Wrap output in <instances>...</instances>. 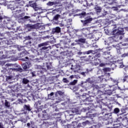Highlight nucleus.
<instances>
[{
    "label": "nucleus",
    "mask_w": 128,
    "mask_h": 128,
    "mask_svg": "<svg viewBox=\"0 0 128 128\" xmlns=\"http://www.w3.org/2000/svg\"><path fill=\"white\" fill-rule=\"evenodd\" d=\"M50 42H46L42 43H41L38 45V48H40V51L41 52H44L46 50H52V46H48Z\"/></svg>",
    "instance_id": "2"
},
{
    "label": "nucleus",
    "mask_w": 128,
    "mask_h": 128,
    "mask_svg": "<svg viewBox=\"0 0 128 128\" xmlns=\"http://www.w3.org/2000/svg\"><path fill=\"white\" fill-rule=\"evenodd\" d=\"M8 88H11L12 91L14 92H18V90L20 89V86L17 84H15L14 85H10L8 86Z\"/></svg>",
    "instance_id": "10"
},
{
    "label": "nucleus",
    "mask_w": 128,
    "mask_h": 128,
    "mask_svg": "<svg viewBox=\"0 0 128 128\" xmlns=\"http://www.w3.org/2000/svg\"><path fill=\"white\" fill-rule=\"evenodd\" d=\"M54 24H59L60 26H64V24H62V20L54 22Z\"/></svg>",
    "instance_id": "31"
},
{
    "label": "nucleus",
    "mask_w": 128,
    "mask_h": 128,
    "mask_svg": "<svg viewBox=\"0 0 128 128\" xmlns=\"http://www.w3.org/2000/svg\"><path fill=\"white\" fill-rule=\"evenodd\" d=\"M24 16H25V14L24 12L22 13L19 14V18H23V16L24 17Z\"/></svg>",
    "instance_id": "57"
},
{
    "label": "nucleus",
    "mask_w": 128,
    "mask_h": 128,
    "mask_svg": "<svg viewBox=\"0 0 128 128\" xmlns=\"http://www.w3.org/2000/svg\"><path fill=\"white\" fill-rule=\"evenodd\" d=\"M60 28L59 26L54 28L52 29V34H60Z\"/></svg>",
    "instance_id": "15"
},
{
    "label": "nucleus",
    "mask_w": 128,
    "mask_h": 128,
    "mask_svg": "<svg viewBox=\"0 0 128 128\" xmlns=\"http://www.w3.org/2000/svg\"><path fill=\"white\" fill-rule=\"evenodd\" d=\"M94 126H95V128H102V124H98L95 125Z\"/></svg>",
    "instance_id": "48"
},
{
    "label": "nucleus",
    "mask_w": 128,
    "mask_h": 128,
    "mask_svg": "<svg viewBox=\"0 0 128 128\" xmlns=\"http://www.w3.org/2000/svg\"><path fill=\"white\" fill-rule=\"evenodd\" d=\"M126 56H128V53L124 54L122 55V58H126Z\"/></svg>",
    "instance_id": "58"
},
{
    "label": "nucleus",
    "mask_w": 128,
    "mask_h": 128,
    "mask_svg": "<svg viewBox=\"0 0 128 128\" xmlns=\"http://www.w3.org/2000/svg\"><path fill=\"white\" fill-rule=\"evenodd\" d=\"M28 57L26 56L25 58H22L21 60H22V62H28Z\"/></svg>",
    "instance_id": "52"
},
{
    "label": "nucleus",
    "mask_w": 128,
    "mask_h": 128,
    "mask_svg": "<svg viewBox=\"0 0 128 128\" xmlns=\"http://www.w3.org/2000/svg\"><path fill=\"white\" fill-rule=\"evenodd\" d=\"M12 70H16V72H24V69L22 68L19 67L16 68H12Z\"/></svg>",
    "instance_id": "28"
},
{
    "label": "nucleus",
    "mask_w": 128,
    "mask_h": 128,
    "mask_svg": "<svg viewBox=\"0 0 128 128\" xmlns=\"http://www.w3.org/2000/svg\"><path fill=\"white\" fill-rule=\"evenodd\" d=\"M13 78L12 76H6V80L7 82H10V80H12Z\"/></svg>",
    "instance_id": "36"
},
{
    "label": "nucleus",
    "mask_w": 128,
    "mask_h": 128,
    "mask_svg": "<svg viewBox=\"0 0 128 128\" xmlns=\"http://www.w3.org/2000/svg\"><path fill=\"white\" fill-rule=\"evenodd\" d=\"M114 114H118L120 112V108H115L114 110Z\"/></svg>",
    "instance_id": "44"
},
{
    "label": "nucleus",
    "mask_w": 128,
    "mask_h": 128,
    "mask_svg": "<svg viewBox=\"0 0 128 128\" xmlns=\"http://www.w3.org/2000/svg\"><path fill=\"white\" fill-rule=\"evenodd\" d=\"M98 82H102V76H98Z\"/></svg>",
    "instance_id": "49"
},
{
    "label": "nucleus",
    "mask_w": 128,
    "mask_h": 128,
    "mask_svg": "<svg viewBox=\"0 0 128 128\" xmlns=\"http://www.w3.org/2000/svg\"><path fill=\"white\" fill-rule=\"evenodd\" d=\"M34 10L36 12H38V10H40V8L39 7H38V6H36V7H35L34 8Z\"/></svg>",
    "instance_id": "56"
},
{
    "label": "nucleus",
    "mask_w": 128,
    "mask_h": 128,
    "mask_svg": "<svg viewBox=\"0 0 128 128\" xmlns=\"http://www.w3.org/2000/svg\"><path fill=\"white\" fill-rule=\"evenodd\" d=\"M88 94L84 93L82 95H80L79 98H82L84 100H86Z\"/></svg>",
    "instance_id": "21"
},
{
    "label": "nucleus",
    "mask_w": 128,
    "mask_h": 128,
    "mask_svg": "<svg viewBox=\"0 0 128 128\" xmlns=\"http://www.w3.org/2000/svg\"><path fill=\"white\" fill-rule=\"evenodd\" d=\"M77 128H84V126L82 125V123H79L77 125Z\"/></svg>",
    "instance_id": "47"
},
{
    "label": "nucleus",
    "mask_w": 128,
    "mask_h": 128,
    "mask_svg": "<svg viewBox=\"0 0 128 128\" xmlns=\"http://www.w3.org/2000/svg\"><path fill=\"white\" fill-rule=\"evenodd\" d=\"M94 10L96 12L97 14H98V12H102V7H100L98 6H96L94 8Z\"/></svg>",
    "instance_id": "26"
},
{
    "label": "nucleus",
    "mask_w": 128,
    "mask_h": 128,
    "mask_svg": "<svg viewBox=\"0 0 128 128\" xmlns=\"http://www.w3.org/2000/svg\"><path fill=\"white\" fill-rule=\"evenodd\" d=\"M72 66H74L73 64L72 65V68H70V69L74 70V72H82V66H80V65L76 64L74 68H72Z\"/></svg>",
    "instance_id": "9"
},
{
    "label": "nucleus",
    "mask_w": 128,
    "mask_h": 128,
    "mask_svg": "<svg viewBox=\"0 0 128 128\" xmlns=\"http://www.w3.org/2000/svg\"><path fill=\"white\" fill-rule=\"evenodd\" d=\"M22 68L24 70H28L30 68H32V63L30 62H26L22 64Z\"/></svg>",
    "instance_id": "8"
},
{
    "label": "nucleus",
    "mask_w": 128,
    "mask_h": 128,
    "mask_svg": "<svg viewBox=\"0 0 128 128\" xmlns=\"http://www.w3.org/2000/svg\"><path fill=\"white\" fill-rule=\"evenodd\" d=\"M4 108H10V102H8V100H5L4 104Z\"/></svg>",
    "instance_id": "22"
},
{
    "label": "nucleus",
    "mask_w": 128,
    "mask_h": 128,
    "mask_svg": "<svg viewBox=\"0 0 128 128\" xmlns=\"http://www.w3.org/2000/svg\"><path fill=\"white\" fill-rule=\"evenodd\" d=\"M22 82L24 84H28L30 82V80L26 78H24L22 80Z\"/></svg>",
    "instance_id": "27"
},
{
    "label": "nucleus",
    "mask_w": 128,
    "mask_h": 128,
    "mask_svg": "<svg viewBox=\"0 0 128 128\" xmlns=\"http://www.w3.org/2000/svg\"><path fill=\"white\" fill-rule=\"evenodd\" d=\"M35 68H36L38 70L39 69L40 70H38V72H41V74H42V68L41 66L36 65Z\"/></svg>",
    "instance_id": "34"
},
{
    "label": "nucleus",
    "mask_w": 128,
    "mask_h": 128,
    "mask_svg": "<svg viewBox=\"0 0 128 128\" xmlns=\"http://www.w3.org/2000/svg\"><path fill=\"white\" fill-rule=\"evenodd\" d=\"M85 102H92L91 98L89 95H88V96H87V98H86V100Z\"/></svg>",
    "instance_id": "54"
},
{
    "label": "nucleus",
    "mask_w": 128,
    "mask_h": 128,
    "mask_svg": "<svg viewBox=\"0 0 128 128\" xmlns=\"http://www.w3.org/2000/svg\"><path fill=\"white\" fill-rule=\"evenodd\" d=\"M31 74H32V76H36V72H31Z\"/></svg>",
    "instance_id": "64"
},
{
    "label": "nucleus",
    "mask_w": 128,
    "mask_h": 128,
    "mask_svg": "<svg viewBox=\"0 0 128 128\" xmlns=\"http://www.w3.org/2000/svg\"><path fill=\"white\" fill-rule=\"evenodd\" d=\"M24 110H28V112H30V110H32V108L30 107V104L24 105Z\"/></svg>",
    "instance_id": "25"
},
{
    "label": "nucleus",
    "mask_w": 128,
    "mask_h": 128,
    "mask_svg": "<svg viewBox=\"0 0 128 128\" xmlns=\"http://www.w3.org/2000/svg\"><path fill=\"white\" fill-rule=\"evenodd\" d=\"M25 44H26L27 46H28V48H32V46H34V40L30 36L25 37Z\"/></svg>",
    "instance_id": "5"
},
{
    "label": "nucleus",
    "mask_w": 128,
    "mask_h": 128,
    "mask_svg": "<svg viewBox=\"0 0 128 128\" xmlns=\"http://www.w3.org/2000/svg\"><path fill=\"white\" fill-rule=\"evenodd\" d=\"M54 96L56 98H58V96H64V93L62 91H58L54 94Z\"/></svg>",
    "instance_id": "19"
},
{
    "label": "nucleus",
    "mask_w": 128,
    "mask_h": 128,
    "mask_svg": "<svg viewBox=\"0 0 128 128\" xmlns=\"http://www.w3.org/2000/svg\"><path fill=\"white\" fill-rule=\"evenodd\" d=\"M36 62H45L46 64L47 70H48L50 72H52V70H54V68H52V64L50 62H48V58H46V56H44V58H42V59L36 58Z\"/></svg>",
    "instance_id": "3"
},
{
    "label": "nucleus",
    "mask_w": 128,
    "mask_h": 128,
    "mask_svg": "<svg viewBox=\"0 0 128 128\" xmlns=\"http://www.w3.org/2000/svg\"><path fill=\"white\" fill-rule=\"evenodd\" d=\"M78 41L80 42H82V44H84V42H86V38H81L78 40Z\"/></svg>",
    "instance_id": "43"
},
{
    "label": "nucleus",
    "mask_w": 128,
    "mask_h": 128,
    "mask_svg": "<svg viewBox=\"0 0 128 128\" xmlns=\"http://www.w3.org/2000/svg\"><path fill=\"white\" fill-rule=\"evenodd\" d=\"M116 38H117L116 40V42H118L120 40H122V36H120V35H116Z\"/></svg>",
    "instance_id": "35"
},
{
    "label": "nucleus",
    "mask_w": 128,
    "mask_h": 128,
    "mask_svg": "<svg viewBox=\"0 0 128 128\" xmlns=\"http://www.w3.org/2000/svg\"><path fill=\"white\" fill-rule=\"evenodd\" d=\"M104 50H112V47H107L106 48H104Z\"/></svg>",
    "instance_id": "63"
},
{
    "label": "nucleus",
    "mask_w": 128,
    "mask_h": 128,
    "mask_svg": "<svg viewBox=\"0 0 128 128\" xmlns=\"http://www.w3.org/2000/svg\"><path fill=\"white\" fill-rule=\"evenodd\" d=\"M56 2H48L46 4L47 6H54V4H60V2L58 1V0H56Z\"/></svg>",
    "instance_id": "18"
},
{
    "label": "nucleus",
    "mask_w": 128,
    "mask_h": 128,
    "mask_svg": "<svg viewBox=\"0 0 128 128\" xmlns=\"http://www.w3.org/2000/svg\"><path fill=\"white\" fill-rule=\"evenodd\" d=\"M62 126H64V128H68V124H66V123L62 124Z\"/></svg>",
    "instance_id": "59"
},
{
    "label": "nucleus",
    "mask_w": 128,
    "mask_h": 128,
    "mask_svg": "<svg viewBox=\"0 0 128 128\" xmlns=\"http://www.w3.org/2000/svg\"><path fill=\"white\" fill-rule=\"evenodd\" d=\"M103 55L104 56V58L106 59L109 58L112 56V55H110V52H108L106 51L104 52Z\"/></svg>",
    "instance_id": "20"
},
{
    "label": "nucleus",
    "mask_w": 128,
    "mask_h": 128,
    "mask_svg": "<svg viewBox=\"0 0 128 128\" xmlns=\"http://www.w3.org/2000/svg\"><path fill=\"white\" fill-rule=\"evenodd\" d=\"M92 54L88 56H84L81 57V60H84L85 62H90L92 60H94V54H92V53H90Z\"/></svg>",
    "instance_id": "7"
},
{
    "label": "nucleus",
    "mask_w": 128,
    "mask_h": 128,
    "mask_svg": "<svg viewBox=\"0 0 128 128\" xmlns=\"http://www.w3.org/2000/svg\"><path fill=\"white\" fill-rule=\"evenodd\" d=\"M36 6H38V5H36V2H34L30 4V6H32V8H34Z\"/></svg>",
    "instance_id": "45"
},
{
    "label": "nucleus",
    "mask_w": 128,
    "mask_h": 128,
    "mask_svg": "<svg viewBox=\"0 0 128 128\" xmlns=\"http://www.w3.org/2000/svg\"><path fill=\"white\" fill-rule=\"evenodd\" d=\"M31 34L32 36H36V33L34 32H32Z\"/></svg>",
    "instance_id": "62"
},
{
    "label": "nucleus",
    "mask_w": 128,
    "mask_h": 128,
    "mask_svg": "<svg viewBox=\"0 0 128 128\" xmlns=\"http://www.w3.org/2000/svg\"><path fill=\"white\" fill-rule=\"evenodd\" d=\"M63 82H64L65 84H68V80L66 79V78H64L62 80Z\"/></svg>",
    "instance_id": "55"
},
{
    "label": "nucleus",
    "mask_w": 128,
    "mask_h": 128,
    "mask_svg": "<svg viewBox=\"0 0 128 128\" xmlns=\"http://www.w3.org/2000/svg\"><path fill=\"white\" fill-rule=\"evenodd\" d=\"M96 114H92V112H89L86 113V116H84V118H94V116H96Z\"/></svg>",
    "instance_id": "24"
},
{
    "label": "nucleus",
    "mask_w": 128,
    "mask_h": 128,
    "mask_svg": "<svg viewBox=\"0 0 128 128\" xmlns=\"http://www.w3.org/2000/svg\"><path fill=\"white\" fill-rule=\"evenodd\" d=\"M118 62L120 64V68H122L124 67V66L122 64V60H119V61H118Z\"/></svg>",
    "instance_id": "41"
},
{
    "label": "nucleus",
    "mask_w": 128,
    "mask_h": 128,
    "mask_svg": "<svg viewBox=\"0 0 128 128\" xmlns=\"http://www.w3.org/2000/svg\"><path fill=\"white\" fill-rule=\"evenodd\" d=\"M110 80H112L114 82V84L112 86H116L118 84V82L117 80H116L112 78H110Z\"/></svg>",
    "instance_id": "29"
},
{
    "label": "nucleus",
    "mask_w": 128,
    "mask_h": 128,
    "mask_svg": "<svg viewBox=\"0 0 128 128\" xmlns=\"http://www.w3.org/2000/svg\"><path fill=\"white\" fill-rule=\"evenodd\" d=\"M10 18H5L4 20V24H8V22H10Z\"/></svg>",
    "instance_id": "46"
},
{
    "label": "nucleus",
    "mask_w": 128,
    "mask_h": 128,
    "mask_svg": "<svg viewBox=\"0 0 128 128\" xmlns=\"http://www.w3.org/2000/svg\"><path fill=\"white\" fill-rule=\"evenodd\" d=\"M40 104V101H38V102H36L35 104H34V106H36V108H38V104Z\"/></svg>",
    "instance_id": "61"
},
{
    "label": "nucleus",
    "mask_w": 128,
    "mask_h": 128,
    "mask_svg": "<svg viewBox=\"0 0 128 128\" xmlns=\"http://www.w3.org/2000/svg\"><path fill=\"white\" fill-rule=\"evenodd\" d=\"M114 28L112 32V34L116 36H124V28H116V25H114Z\"/></svg>",
    "instance_id": "4"
},
{
    "label": "nucleus",
    "mask_w": 128,
    "mask_h": 128,
    "mask_svg": "<svg viewBox=\"0 0 128 128\" xmlns=\"http://www.w3.org/2000/svg\"><path fill=\"white\" fill-rule=\"evenodd\" d=\"M114 0H107V2L108 4H114Z\"/></svg>",
    "instance_id": "53"
},
{
    "label": "nucleus",
    "mask_w": 128,
    "mask_h": 128,
    "mask_svg": "<svg viewBox=\"0 0 128 128\" xmlns=\"http://www.w3.org/2000/svg\"><path fill=\"white\" fill-rule=\"evenodd\" d=\"M124 118H117L116 120V122H118V124H122V122L124 121Z\"/></svg>",
    "instance_id": "39"
},
{
    "label": "nucleus",
    "mask_w": 128,
    "mask_h": 128,
    "mask_svg": "<svg viewBox=\"0 0 128 128\" xmlns=\"http://www.w3.org/2000/svg\"><path fill=\"white\" fill-rule=\"evenodd\" d=\"M95 52V54H95L94 56V58H100V53H96V51H94Z\"/></svg>",
    "instance_id": "42"
},
{
    "label": "nucleus",
    "mask_w": 128,
    "mask_h": 128,
    "mask_svg": "<svg viewBox=\"0 0 128 128\" xmlns=\"http://www.w3.org/2000/svg\"><path fill=\"white\" fill-rule=\"evenodd\" d=\"M103 72L105 76H110V73H108L110 72V68H105L102 69Z\"/></svg>",
    "instance_id": "16"
},
{
    "label": "nucleus",
    "mask_w": 128,
    "mask_h": 128,
    "mask_svg": "<svg viewBox=\"0 0 128 128\" xmlns=\"http://www.w3.org/2000/svg\"><path fill=\"white\" fill-rule=\"evenodd\" d=\"M21 20H24V22H32V20H30V16H26L23 18H22Z\"/></svg>",
    "instance_id": "17"
},
{
    "label": "nucleus",
    "mask_w": 128,
    "mask_h": 128,
    "mask_svg": "<svg viewBox=\"0 0 128 128\" xmlns=\"http://www.w3.org/2000/svg\"><path fill=\"white\" fill-rule=\"evenodd\" d=\"M81 32H84L85 34H88L90 32L88 28H82L80 30Z\"/></svg>",
    "instance_id": "33"
},
{
    "label": "nucleus",
    "mask_w": 128,
    "mask_h": 128,
    "mask_svg": "<svg viewBox=\"0 0 128 128\" xmlns=\"http://www.w3.org/2000/svg\"><path fill=\"white\" fill-rule=\"evenodd\" d=\"M123 80H124V82H128V76H125L124 77Z\"/></svg>",
    "instance_id": "50"
},
{
    "label": "nucleus",
    "mask_w": 128,
    "mask_h": 128,
    "mask_svg": "<svg viewBox=\"0 0 128 128\" xmlns=\"http://www.w3.org/2000/svg\"><path fill=\"white\" fill-rule=\"evenodd\" d=\"M80 18H84V20H81V22L83 24V26H88L89 24L92 22V18L90 17L86 16V13L84 12H82V13L78 14Z\"/></svg>",
    "instance_id": "1"
},
{
    "label": "nucleus",
    "mask_w": 128,
    "mask_h": 128,
    "mask_svg": "<svg viewBox=\"0 0 128 128\" xmlns=\"http://www.w3.org/2000/svg\"><path fill=\"white\" fill-rule=\"evenodd\" d=\"M123 72L124 74H126V72H128V68H124Z\"/></svg>",
    "instance_id": "51"
},
{
    "label": "nucleus",
    "mask_w": 128,
    "mask_h": 128,
    "mask_svg": "<svg viewBox=\"0 0 128 128\" xmlns=\"http://www.w3.org/2000/svg\"><path fill=\"white\" fill-rule=\"evenodd\" d=\"M78 82V80H74V81L70 82L69 84V86H75L76 84Z\"/></svg>",
    "instance_id": "38"
},
{
    "label": "nucleus",
    "mask_w": 128,
    "mask_h": 128,
    "mask_svg": "<svg viewBox=\"0 0 128 128\" xmlns=\"http://www.w3.org/2000/svg\"><path fill=\"white\" fill-rule=\"evenodd\" d=\"M26 28L28 30V32H30L31 30H36V28H38V25L36 24H28L26 25Z\"/></svg>",
    "instance_id": "12"
},
{
    "label": "nucleus",
    "mask_w": 128,
    "mask_h": 128,
    "mask_svg": "<svg viewBox=\"0 0 128 128\" xmlns=\"http://www.w3.org/2000/svg\"><path fill=\"white\" fill-rule=\"evenodd\" d=\"M92 72V70H88V68H86V72H85L86 73V74H88V72Z\"/></svg>",
    "instance_id": "60"
},
{
    "label": "nucleus",
    "mask_w": 128,
    "mask_h": 128,
    "mask_svg": "<svg viewBox=\"0 0 128 128\" xmlns=\"http://www.w3.org/2000/svg\"><path fill=\"white\" fill-rule=\"evenodd\" d=\"M22 12V10H14L12 12L13 16L16 18H20V14Z\"/></svg>",
    "instance_id": "13"
},
{
    "label": "nucleus",
    "mask_w": 128,
    "mask_h": 128,
    "mask_svg": "<svg viewBox=\"0 0 128 128\" xmlns=\"http://www.w3.org/2000/svg\"><path fill=\"white\" fill-rule=\"evenodd\" d=\"M82 124L83 126V127L84 128L86 126V124H90V121L86 120L84 122H82Z\"/></svg>",
    "instance_id": "37"
},
{
    "label": "nucleus",
    "mask_w": 128,
    "mask_h": 128,
    "mask_svg": "<svg viewBox=\"0 0 128 128\" xmlns=\"http://www.w3.org/2000/svg\"><path fill=\"white\" fill-rule=\"evenodd\" d=\"M27 128H34V122L30 121V122L26 124Z\"/></svg>",
    "instance_id": "23"
},
{
    "label": "nucleus",
    "mask_w": 128,
    "mask_h": 128,
    "mask_svg": "<svg viewBox=\"0 0 128 128\" xmlns=\"http://www.w3.org/2000/svg\"><path fill=\"white\" fill-rule=\"evenodd\" d=\"M54 92H52L50 93V94H48V98L49 100H52V96H54Z\"/></svg>",
    "instance_id": "40"
},
{
    "label": "nucleus",
    "mask_w": 128,
    "mask_h": 128,
    "mask_svg": "<svg viewBox=\"0 0 128 128\" xmlns=\"http://www.w3.org/2000/svg\"><path fill=\"white\" fill-rule=\"evenodd\" d=\"M79 110H80L78 109V108H72V112L73 114H78Z\"/></svg>",
    "instance_id": "30"
},
{
    "label": "nucleus",
    "mask_w": 128,
    "mask_h": 128,
    "mask_svg": "<svg viewBox=\"0 0 128 128\" xmlns=\"http://www.w3.org/2000/svg\"><path fill=\"white\" fill-rule=\"evenodd\" d=\"M59 18H60V15L57 14L55 16H54L53 17L52 20V24H56L54 22H60V20H58Z\"/></svg>",
    "instance_id": "14"
},
{
    "label": "nucleus",
    "mask_w": 128,
    "mask_h": 128,
    "mask_svg": "<svg viewBox=\"0 0 128 128\" xmlns=\"http://www.w3.org/2000/svg\"><path fill=\"white\" fill-rule=\"evenodd\" d=\"M63 50H70V44H68V43H66L64 44V47L63 48Z\"/></svg>",
    "instance_id": "32"
},
{
    "label": "nucleus",
    "mask_w": 128,
    "mask_h": 128,
    "mask_svg": "<svg viewBox=\"0 0 128 128\" xmlns=\"http://www.w3.org/2000/svg\"><path fill=\"white\" fill-rule=\"evenodd\" d=\"M60 54H62L63 56H72L74 54H72V52L70 50V49L64 50L60 52Z\"/></svg>",
    "instance_id": "6"
},
{
    "label": "nucleus",
    "mask_w": 128,
    "mask_h": 128,
    "mask_svg": "<svg viewBox=\"0 0 128 128\" xmlns=\"http://www.w3.org/2000/svg\"><path fill=\"white\" fill-rule=\"evenodd\" d=\"M96 54V52L94 50H89L88 51L84 52H78L77 54L78 56H82V54Z\"/></svg>",
    "instance_id": "11"
}]
</instances>
